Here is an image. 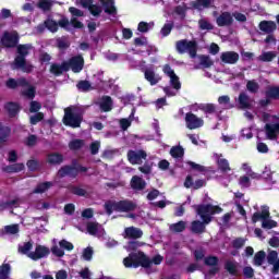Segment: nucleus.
Here are the masks:
<instances>
[{"mask_svg": "<svg viewBox=\"0 0 279 279\" xmlns=\"http://www.w3.org/2000/svg\"><path fill=\"white\" fill-rule=\"evenodd\" d=\"M28 171H38L40 169V162L36 159H31L26 162Z\"/></svg>", "mask_w": 279, "mask_h": 279, "instance_id": "obj_52", "label": "nucleus"}, {"mask_svg": "<svg viewBox=\"0 0 279 279\" xmlns=\"http://www.w3.org/2000/svg\"><path fill=\"white\" fill-rule=\"evenodd\" d=\"M234 23V19L232 17V13L225 11L217 19L216 24L218 27H230Z\"/></svg>", "mask_w": 279, "mask_h": 279, "instance_id": "obj_18", "label": "nucleus"}, {"mask_svg": "<svg viewBox=\"0 0 279 279\" xmlns=\"http://www.w3.org/2000/svg\"><path fill=\"white\" fill-rule=\"evenodd\" d=\"M101 5L105 9L106 14H114L117 12L114 0H101Z\"/></svg>", "mask_w": 279, "mask_h": 279, "instance_id": "obj_33", "label": "nucleus"}, {"mask_svg": "<svg viewBox=\"0 0 279 279\" xmlns=\"http://www.w3.org/2000/svg\"><path fill=\"white\" fill-rule=\"evenodd\" d=\"M163 260L161 255H155L150 259L143 251L137 253H130L128 257L123 259V265L126 269H138L143 267L144 269H149L151 265H160Z\"/></svg>", "mask_w": 279, "mask_h": 279, "instance_id": "obj_2", "label": "nucleus"}, {"mask_svg": "<svg viewBox=\"0 0 279 279\" xmlns=\"http://www.w3.org/2000/svg\"><path fill=\"white\" fill-rule=\"evenodd\" d=\"M238 101L242 110H250V108H252V104L250 102V97L245 93H240Z\"/></svg>", "mask_w": 279, "mask_h": 279, "instance_id": "obj_31", "label": "nucleus"}, {"mask_svg": "<svg viewBox=\"0 0 279 279\" xmlns=\"http://www.w3.org/2000/svg\"><path fill=\"white\" fill-rule=\"evenodd\" d=\"M220 60L225 64H236L239 62V54L234 51H226L221 53Z\"/></svg>", "mask_w": 279, "mask_h": 279, "instance_id": "obj_21", "label": "nucleus"}, {"mask_svg": "<svg viewBox=\"0 0 279 279\" xmlns=\"http://www.w3.org/2000/svg\"><path fill=\"white\" fill-rule=\"evenodd\" d=\"M259 88H260V85H258V82H256L255 80L247 81L246 90H248V93L256 95V93H258Z\"/></svg>", "mask_w": 279, "mask_h": 279, "instance_id": "obj_43", "label": "nucleus"}, {"mask_svg": "<svg viewBox=\"0 0 279 279\" xmlns=\"http://www.w3.org/2000/svg\"><path fill=\"white\" fill-rule=\"evenodd\" d=\"M44 25H45L46 29H48L52 34H56V32H58V22H56V21H53L51 19H47L44 22Z\"/></svg>", "mask_w": 279, "mask_h": 279, "instance_id": "obj_44", "label": "nucleus"}, {"mask_svg": "<svg viewBox=\"0 0 279 279\" xmlns=\"http://www.w3.org/2000/svg\"><path fill=\"white\" fill-rule=\"evenodd\" d=\"M245 245V239L243 238H236L232 241V247L234 250H241Z\"/></svg>", "mask_w": 279, "mask_h": 279, "instance_id": "obj_57", "label": "nucleus"}, {"mask_svg": "<svg viewBox=\"0 0 279 279\" xmlns=\"http://www.w3.org/2000/svg\"><path fill=\"white\" fill-rule=\"evenodd\" d=\"M57 47L58 49H61V51H64L65 49H69V47H71V41H69L68 37H60L57 39Z\"/></svg>", "mask_w": 279, "mask_h": 279, "instance_id": "obj_40", "label": "nucleus"}, {"mask_svg": "<svg viewBox=\"0 0 279 279\" xmlns=\"http://www.w3.org/2000/svg\"><path fill=\"white\" fill-rule=\"evenodd\" d=\"M4 110H7L9 117L12 119L21 112V106L17 102L10 101L4 105Z\"/></svg>", "mask_w": 279, "mask_h": 279, "instance_id": "obj_27", "label": "nucleus"}, {"mask_svg": "<svg viewBox=\"0 0 279 279\" xmlns=\"http://www.w3.org/2000/svg\"><path fill=\"white\" fill-rule=\"evenodd\" d=\"M5 86L11 90H16L19 86H21L22 88L29 86V82L25 77H20L17 80L10 77L5 81Z\"/></svg>", "mask_w": 279, "mask_h": 279, "instance_id": "obj_17", "label": "nucleus"}, {"mask_svg": "<svg viewBox=\"0 0 279 279\" xmlns=\"http://www.w3.org/2000/svg\"><path fill=\"white\" fill-rule=\"evenodd\" d=\"M177 51L178 53H186L187 51L190 58H197V41L181 39L177 41Z\"/></svg>", "mask_w": 279, "mask_h": 279, "instance_id": "obj_6", "label": "nucleus"}, {"mask_svg": "<svg viewBox=\"0 0 279 279\" xmlns=\"http://www.w3.org/2000/svg\"><path fill=\"white\" fill-rule=\"evenodd\" d=\"M225 269L230 276H239V266L235 262L227 260L225 263Z\"/></svg>", "mask_w": 279, "mask_h": 279, "instance_id": "obj_32", "label": "nucleus"}, {"mask_svg": "<svg viewBox=\"0 0 279 279\" xmlns=\"http://www.w3.org/2000/svg\"><path fill=\"white\" fill-rule=\"evenodd\" d=\"M37 8H39V10H43V12H49L51 11V8H53V2L51 0H39L37 3Z\"/></svg>", "mask_w": 279, "mask_h": 279, "instance_id": "obj_38", "label": "nucleus"}, {"mask_svg": "<svg viewBox=\"0 0 279 279\" xmlns=\"http://www.w3.org/2000/svg\"><path fill=\"white\" fill-rule=\"evenodd\" d=\"M267 256V254L265 253V251H258L255 255H254V259L253 263L256 267H260L263 265V263H265V257Z\"/></svg>", "mask_w": 279, "mask_h": 279, "instance_id": "obj_36", "label": "nucleus"}, {"mask_svg": "<svg viewBox=\"0 0 279 279\" xmlns=\"http://www.w3.org/2000/svg\"><path fill=\"white\" fill-rule=\"evenodd\" d=\"M116 208L117 213H132V210H136V204L132 201L124 199L117 202Z\"/></svg>", "mask_w": 279, "mask_h": 279, "instance_id": "obj_19", "label": "nucleus"}, {"mask_svg": "<svg viewBox=\"0 0 279 279\" xmlns=\"http://www.w3.org/2000/svg\"><path fill=\"white\" fill-rule=\"evenodd\" d=\"M142 72L144 73V80H146L150 86H156V84L162 80V76L156 73L154 68L142 69Z\"/></svg>", "mask_w": 279, "mask_h": 279, "instance_id": "obj_14", "label": "nucleus"}, {"mask_svg": "<svg viewBox=\"0 0 279 279\" xmlns=\"http://www.w3.org/2000/svg\"><path fill=\"white\" fill-rule=\"evenodd\" d=\"M11 134L12 129L10 126L3 125V123L0 122V145H3V143H8Z\"/></svg>", "mask_w": 279, "mask_h": 279, "instance_id": "obj_28", "label": "nucleus"}, {"mask_svg": "<svg viewBox=\"0 0 279 279\" xmlns=\"http://www.w3.org/2000/svg\"><path fill=\"white\" fill-rule=\"evenodd\" d=\"M218 169L221 171V173H228V171H231L230 162H228V159L220 158L218 159Z\"/></svg>", "mask_w": 279, "mask_h": 279, "instance_id": "obj_39", "label": "nucleus"}, {"mask_svg": "<svg viewBox=\"0 0 279 279\" xmlns=\"http://www.w3.org/2000/svg\"><path fill=\"white\" fill-rule=\"evenodd\" d=\"M204 264L207 267H217V266H219V257L214 256V255H209V256L204 258Z\"/></svg>", "mask_w": 279, "mask_h": 279, "instance_id": "obj_46", "label": "nucleus"}, {"mask_svg": "<svg viewBox=\"0 0 279 279\" xmlns=\"http://www.w3.org/2000/svg\"><path fill=\"white\" fill-rule=\"evenodd\" d=\"M69 12L72 16H76V17H82L84 16V11L75 8V7H70L69 8Z\"/></svg>", "mask_w": 279, "mask_h": 279, "instance_id": "obj_62", "label": "nucleus"}, {"mask_svg": "<svg viewBox=\"0 0 279 279\" xmlns=\"http://www.w3.org/2000/svg\"><path fill=\"white\" fill-rule=\"evenodd\" d=\"M104 206L107 215H112L114 210L117 211V202L114 201H107Z\"/></svg>", "mask_w": 279, "mask_h": 279, "instance_id": "obj_51", "label": "nucleus"}, {"mask_svg": "<svg viewBox=\"0 0 279 279\" xmlns=\"http://www.w3.org/2000/svg\"><path fill=\"white\" fill-rule=\"evenodd\" d=\"M199 110H202V112H204V114H215V112H217V105L203 104L199 106Z\"/></svg>", "mask_w": 279, "mask_h": 279, "instance_id": "obj_35", "label": "nucleus"}, {"mask_svg": "<svg viewBox=\"0 0 279 279\" xmlns=\"http://www.w3.org/2000/svg\"><path fill=\"white\" fill-rule=\"evenodd\" d=\"M49 254H51L49 247L45 245H37L35 247V252H31L28 254V258H31V260H40V258H47Z\"/></svg>", "mask_w": 279, "mask_h": 279, "instance_id": "obj_15", "label": "nucleus"}, {"mask_svg": "<svg viewBox=\"0 0 279 279\" xmlns=\"http://www.w3.org/2000/svg\"><path fill=\"white\" fill-rule=\"evenodd\" d=\"M171 232H184L186 230V222L185 221H179L175 223H172L170 226Z\"/></svg>", "mask_w": 279, "mask_h": 279, "instance_id": "obj_48", "label": "nucleus"}, {"mask_svg": "<svg viewBox=\"0 0 279 279\" xmlns=\"http://www.w3.org/2000/svg\"><path fill=\"white\" fill-rule=\"evenodd\" d=\"M195 208L196 215L202 220H193L191 222L190 230L192 234H204L206 232V226L213 222V215H221L223 213V208L213 204H201L196 205Z\"/></svg>", "mask_w": 279, "mask_h": 279, "instance_id": "obj_1", "label": "nucleus"}, {"mask_svg": "<svg viewBox=\"0 0 279 279\" xmlns=\"http://www.w3.org/2000/svg\"><path fill=\"white\" fill-rule=\"evenodd\" d=\"M269 207L264 206L262 207L260 211H255L252 216V223H258V221L262 222V228L265 230H271L274 228H278V222L276 220H269L270 217Z\"/></svg>", "mask_w": 279, "mask_h": 279, "instance_id": "obj_5", "label": "nucleus"}, {"mask_svg": "<svg viewBox=\"0 0 279 279\" xmlns=\"http://www.w3.org/2000/svg\"><path fill=\"white\" fill-rule=\"evenodd\" d=\"M187 165L193 171H198V173H204V171H206V167L196 163L195 161H187Z\"/></svg>", "mask_w": 279, "mask_h": 279, "instance_id": "obj_55", "label": "nucleus"}, {"mask_svg": "<svg viewBox=\"0 0 279 279\" xmlns=\"http://www.w3.org/2000/svg\"><path fill=\"white\" fill-rule=\"evenodd\" d=\"M32 247H34V242L28 241V242L24 243V245L19 246V252H20V254L29 256V254L32 253V252H29L32 250Z\"/></svg>", "mask_w": 279, "mask_h": 279, "instance_id": "obj_50", "label": "nucleus"}, {"mask_svg": "<svg viewBox=\"0 0 279 279\" xmlns=\"http://www.w3.org/2000/svg\"><path fill=\"white\" fill-rule=\"evenodd\" d=\"M259 29L264 32V34H274V32L278 29V25H276L274 21H262L259 23Z\"/></svg>", "mask_w": 279, "mask_h": 279, "instance_id": "obj_26", "label": "nucleus"}, {"mask_svg": "<svg viewBox=\"0 0 279 279\" xmlns=\"http://www.w3.org/2000/svg\"><path fill=\"white\" fill-rule=\"evenodd\" d=\"M267 260L269 265H272V263H276L278 260V252L271 251L267 256Z\"/></svg>", "mask_w": 279, "mask_h": 279, "instance_id": "obj_64", "label": "nucleus"}, {"mask_svg": "<svg viewBox=\"0 0 279 279\" xmlns=\"http://www.w3.org/2000/svg\"><path fill=\"white\" fill-rule=\"evenodd\" d=\"M46 162L52 167H57L64 162V155L60 153H50L47 155Z\"/></svg>", "mask_w": 279, "mask_h": 279, "instance_id": "obj_24", "label": "nucleus"}, {"mask_svg": "<svg viewBox=\"0 0 279 279\" xmlns=\"http://www.w3.org/2000/svg\"><path fill=\"white\" fill-rule=\"evenodd\" d=\"M210 0H196L194 8L199 10L201 8H210Z\"/></svg>", "mask_w": 279, "mask_h": 279, "instance_id": "obj_59", "label": "nucleus"}, {"mask_svg": "<svg viewBox=\"0 0 279 279\" xmlns=\"http://www.w3.org/2000/svg\"><path fill=\"white\" fill-rule=\"evenodd\" d=\"M25 170V163H13L2 168L4 173H21Z\"/></svg>", "mask_w": 279, "mask_h": 279, "instance_id": "obj_29", "label": "nucleus"}, {"mask_svg": "<svg viewBox=\"0 0 279 279\" xmlns=\"http://www.w3.org/2000/svg\"><path fill=\"white\" fill-rule=\"evenodd\" d=\"M185 125L187 130H198V128H204V119L198 118L193 112H187L185 114Z\"/></svg>", "mask_w": 279, "mask_h": 279, "instance_id": "obj_11", "label": "nucleus"}, {"mask_svg": "<svg viewBox=\"0 0 279 279\" xmlns=\"http://www.w3.org/2000/svg\"><path fill=\"white\" fill-rule=\"evenodd\" d=\"M94 3L95 0H75V5L89 10L92 16H99L102 12L101 7Z\"/></svg>", "mask_w": 279, "mask_h": 279, "instance_id": "obj_9", "label": "nucleus"}, {"mask_svg": "<svg viewBox=\"0 0 279 279\" xmlns=\"http://www.w3.org/2000/svg\"><path fill=\"white\" fill-rule=\"evenodd\" d=\"M147 159V153L143 149L141 150H129L128 151V160L131 165H141L142 160Z\"/></svg>", "mask_w": 279, "mask_h": 279, "instance_id": "obj_16", "label": "nucleus"}, {"mask_svg": "<svg viewBox=\"0 0 279 279\" xmlns=\"http://www.w3.org/2000/svg\"><path fill=\"white\" fill-rule=\"evenodd\" d=\"M171 29H173V23H167L162 26L161 31H160V34L163 36V37H167L169 36V34H171Z\"/></svg>", "mask_w": 279, "mask_h": 279, "instance_id": "obj_56", "label": "nucleus"}, {"mask_svg": "<svg viewBox=\"0 0 279 279\" xmlns=\"http://www.w3.org/2000/svg\"><path fill=\"white\" fill-rule=\"evenodd\" d=\"M45 119V113L43 112H37L35 116L31 117L29 123L31 125H37V123H40Z\"/></svg>", "mask_w": 279, "mask_h": 279, "instance_id": "obj_54", "label": "nucleus"}, {"mask_svg": "<svg viewBox=\"0 0 279 279\" xmlns=\"http://www.w3.org/2000/svg\"><path fill=\"white\" fill-rule=\"evenodd\" d=\"M69 191L70 193H72V195H77V197H86V194H87L85 189H82L77 185H71L69 187Z\"/></svg>", "mask_w": 279, "mask_h": 279, "instance_id": "obj_41", "label": "nucleus"}, {"mask_svg": "<svg viewBox=\"0 0 279 279\" xmlns=\"http://www.w3.org/2000/svg\"><path fill=\"white\" fill-rule=\"evenodd\" d=\"M137 31H140L142 34H147V32H149V23L140 22L137 25Z\"/></svg>", "mask_w": 279, "mask_h": 279, "instance_id": "obj_63", "label": "nucleus"}, {"mask_svg": "<svg viewBox=\"0 0 279 279\" xmlns=\"http://www.w3.org/2000/svg\"><path fill=\"white\" fill-rule=\"evenodd\" d=\"M19 225H9L4 227L7 234H19Z\"/></svg>", "mask_w": 279, "mask_h": 279, "instance_id": "obj_60", "label": "nucleus"}, {"mask_svg": "<svg viewBox=\"0 0 279 279\" xmlns=\"http://www.w3.org/2000/svg\"><path fill=\"white\" fill-rule=\"evenodd\" d=\"M0 43L2 47H5L7 49H14V47L19 45V35L4 32L0 39Z\"/></svg>", "mask_w": 279, "mask_h": 279, "instance_id": "obj_13", "label": "nucleus"}, {"mask_svg": "<svg viewBox=\"0 0 279 279\" xmlns=\"http://www.w3.org/2000/svg\"><path fill=\"white\" fill-rule=\"evenodd\" d=\"M114 107V101L110 96H102L99 101L100 112H110Z\"/></svg>", "mask_w": 279, "mask_h": 279, "instance_id": "obj_22", "label": "nucleus"}, {"mask_svg": "<svg viewBox=\"0 0 279 279\" xmlns=\"http://www.w3.org/2000/svg\"><path fill=\"white\" fill-rule=\"evenodd\" d=\"M68 71L72 70V73H82L84 71V57L82 54L74 56L65 61Z\"/></svg>", "mask_w": 279, "mask_h": 279, "instance_id": "obj_8", "label": "nucleus"}, {"mask_svg": "<svg viewBox=\"0 0 279 279\" xmlns=\"http://www.w3.org/2000/svg\"><path fill=\"white\" fill-rule=\"evenodd\" d=\"M23 97H27V99H34L36 97V87L28 85V88L22 90Z\"/></svg>", "mask_w": 279, "mask_h": 279, "instance_id": "obj_53", "label": "nucleus"}, {"mask_svg": "<svg viewBox=\"0 0 279 279\" xmlns=\"http://www.w3.org/2000/svg\"><path fill=\"white\" fill-rule=\"evenodd\" d=\"M198 25H199V29H207V31H210V29H214V26L213 24H210V22H208L207 20H199L198 21Z\"/></svg>", "mask_w": 279, "mask_h": 279, "instance_id": "obj_61", "label": "nucleus"}, {"mask_svg": "<svg viewBox=\"0 0 279 279\" xmlns=\"http://www.w3.org/2000/svg\"><path fill=\"white\" fill-rule=\"evenodd\" d=\"M130 186L133 189V191H145L147 187V182L138 175H133L130 182Z\"/></svg>", "mask_w": 279, "mask_h": 279, "instance_id": "obj_23", "label": "nucleus"}, {"mask_svg": "<svg viewBox=\"0 0 279 279\" xmlns=\"http://www.w3.org/2000/svg\"><path fill=\"white\" fill-rule=\"evenodd\" d=\"M68 147L71 149V151H80V149L84 147V140H72Z\"/></svg>", "mask_w": 279, "mask_h": 279, "instance_id": "obj_37", "label": "nucleus"}, {"mask_svg": "<svg viewBox=\"0 0 279 279\" xmlns=\"http://www.w3.org/2000/svg\"><path fill=\"white\" fill-rule=\"evenodd\" d=\"M274 58H276V52L274 51H267V52H263L259 57L258 60H260V62H272Z\"/></svg>", "mask_w": 279, "mask_h": 279, "instance_id": "obj_49", "label": "nucleus"}, {"mask_svg": "<svg viewBox=\"0 0 279 279\" xmlns=\"http://www.w3.org/2000/svg\"><path fill=\"white\" fill-rule=\"evenodd\" d=\"M266 98L259 100V106L262 108H267L271 104V99L279 100V86H270L267 88Z\"/></svg>", "mask_w": 279, "mask_h": 279, "instance_id": "obj_10", "label": "nucleus"}, {"mask_svg": "<svg viewBox=\"0 0 279 279\" xmlns=\"http://www.w3.org/2000/svg\"><path fill=\"white\" fill-rule=\"evenodd\" d=\"M51 186H53V182H51V181L41 182V183L37 184V186L34 189L33 193H36V194L47 193V191H49V189Z\"/></svg>", "mask_w": 279, "mask_h": 279, "instance_id": "obj_34", "label": "nucleus"}, {"mask_svg": "<svg viewBox=\"0 0 279 279\" xmlns=\"http://www.w3.org/2000/svg\"><path fill=\"white\" fill-rule=\"evenodd\" d=\"M170 156L172 158H184V148L182 146H173L170 149Z\"/></svg>", "mask_w": 279, "mask_h": 279, "instance_id": "obj_42", "label": "nucleus"}, {"mask_svg": "<svg viewBox=\"0 0 279 279\" xmlns=\"http://www.w3.org/2000/svg\"><path fill=\"white\" fill-rule=\"evenodd\" d=\"M84 118H82V114L73 112V108L68 107L64 110V117H63V123L68 128H80L82 125V121Z\"/></svg>", "mask_w": 279, "mask_h": 279, "instance_id": "obj_7", "label": "nucleus"}, {"mask_svg": "<svg viewBox=\"0 0 279 279\" xmlns=\"http://www.w3.org/2000/svg\"><path fill=\"white\" fill-rule=\"evenodd\" d=\"M162 71L165 75L170 77V84L172 88H174V90H180V88H182V83H180V77L178 76V74H175V71L171 69V65L165 64Z\"/></svg>", "mask_w": 279, "mask_h": 279, "instance_id": "obj_12", "label": "nucleus"}, {"mask_svg": "<svg viewBox=\"0 0 279 279\" xmlns=\"http://www.w3.org/2000/svg\"><path fill=\"white\" fill-rule=\"evenodd\" d=\"M198 60L199 66H202V69H210V66L215 65V61H213L208 54H199Z\"/></svg>", "mask_w": 279, "mask_h": 279, "instance_id": "obj_30", "label": "nucleus"}, {"mask_svg": "<svg viewBox=\"0 0 279 279\" xmlns=\"http://www.w3.org/2000/svg\"><path fill=\"white\" fill-rule=\"evenodd\" d=\"M124 239H142L143 238V230L136 227H128L124 229Z\"/></svg>", "mask_w": 279, "mask_h": 279, "instance_id": "obj_25", "label": "nucleus"}, {"mask_svg": "<svg viewBox=\"0 0 279 279\" xmlns=\"http://www.w3.org/2000/svg\"><path fill=\"white\" fill-rule=\"evenodd\" d=\"M29 49L32 45L24 44L17 46V56L14 59L15 69H20L23 73H32L34 71V65L27 62V56H29Z\"/></svg>", "mask_w": 279, "mask_h": 279, "instance_id": "obj_3", "label": "nucleus"}, {"mask_svg": "<svg viewBox=\"0 0 279 279\" xmlns=\"http://www.w3.org/2000/svg\"><path fill=\"white\" fill-rule=\"evenodd\" d=\"M59 245H60L61 250H66L68 252L73 251V248L75 247V246L73 245V243H71V242H69V241H66V240H61V241L59 242Z\"/></svg>", "mask_w": 279, "mask_h": 279, "instance_id": "obj_58", "label": "nucleus"}, {"mask_svg": "<svg viewBox=\"0 0 279 279\" xmlns=\"http://www.w3.org/2000/svg\"><path fill=\"white\" fill-rule=\"evenodd\" d=\"M11 269L10 264H2L0 266V279H9Z\"/></svg>", "mask_w": 279, "mask_h": 279, "instance_id": "obj_47", "label": "nucleus"}, {"mask_svg": "<svg viewBox=\"0 0 279 279\" xmlns=\"http://www.w3.org/2000/svg\"><path fill=\"white\" fill-rule=\"evenodd\" d=\"M51 75H54V77H60L63 73H69L66 62L63 61L60 63H52L49 69Z\"/></svg>", "mask_w": 279, "mask_h": 279, "instance_id": "obj_20", "label": "nucleus"}, {"mask_svg": "<svg viewBox=\"0 0 279 279\" xmlns=\"http://www.w3.org/2000/svg\"><path fill=\"white\" fill-rule=\"evenodd\" d=\"M86 171H88L87 167H84L82 165H80L77 162V160H73L72 165H65L63 167H61L58 172L57 175L58 178H72L75 179L77 178V175H80V173H86Z\"/></svg>", "mask_w": 279, "mask_h": 279, "instance_id": "obj_4", "label": "nucleus"}, {"mask_svg": "<svg viewBox=\"0 0 279 279\" xmlns=\"http://www.w3.org/2000/svg\"><path fill=\"white\" fill-rule=\"evenodd\" d=\"M76 88L82 93H88V90H93V85L88 81H80L76 84Z\"/></svg>", "mask_w": 279, "mask_h": 279, "instance_id": "obj_45", "label": "nucleus"}]
</instances>
